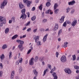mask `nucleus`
<instances>
[{
    "label": "nucleus",
    "mask_w": 79,
    "mask_h": 79,
    "mask_svg": "<svg viewBox=\"0 0 79 79\" xmlns=\"http://www.w3.org/2000/svg\"><path fill=\"white\" fill-rule=\"evenodd\" d=\"M24 3L27 4V6L28 7H29L30 6V4L31 2L29 1L28 0H23Z\"/></svg>",
    "instance_id": "7ed1b4c3"
},
{
    "label": "nucleus",
    "mask_w": 79,
    "mask_h": 79,
    "mask_svg": "<svg viewBox=\"0 0 79 79\" xmlns=\"http://www.w3.org/2000/svg\"><path fill=\"white\" fill-rule=\"evenodd\" d=\"M37 30V29H34L33 30V32L35 33L36 32V31Z\"/></svg>",
    "instance_id": "bf43d9fd"
},
{
    "label": "nucleus",
    "mask_w": 79,
    "mask_h": 79,
    "mask_svg": "<svg viewBox=\"0 0 79 79\" xmlns=\"http://www.w3.org/2000/svg\"><path fill=\"white\" fill-rule=\"evenodd\" d=\"M30 23V21L28 22V23H27L26 25V26H28Z\"/></svg>",
    "instance_id": "13d9d810"
},
{
    "label": "nucleus",
    "mask_w": 79,
    "mask_h": 79,
    "mask_svg": "<svg viewBox=\"0 0 79 79\" xmlns=\"http://www.w3.org/2000/svg\"><path fill=\"white\" fill-rule=\"evenodd\" d=\"M51 11V9H49L45 11V13L46 14H49V13Z\"/></svg>",
    "instance_id": "c85d7f7f"
},
{
    "label": "nucleus",
    "mask_w": 79,
    "mask_h": 79,
    "mask_svg": "<svg viewBox=\"0 0 79 79\" xmlns=\"http://www.w3.org/2000/svg\"><path fill=\"white\" fill-rule=\"evenodd\" d=\"M51 5V4L50 2H48L46 3V6L47 7L49 6H50Z\"/></svg>",
    "instance_id": "a878e982"
},
{
    "label": "nucleus",
    "mask_w": 79,
    "mask_h": 79,
    "mask_svg": "<svg viewBox=\"0 0 79 79\" xmlns=\"http://www.w3.org/2000/svg\"><path fill=\"white\" fill-rule=\"evenodd\" d=\"M31 30V28H28L27 30V32H29Z\"/></svg>",
    "instance_id": "052dcab7"
},
{
    "label": "nucleus",
    "mask_w": 79,
    "mask_h": 79,
    "mask_svg": "<svg viewBox=\"0 0 79 79\" xmlns=\"http://www.w3.org/2000/svg\"><path fill=\"white\" fill-rule=\"evenodd\" d=\"M12 52H10L9 53V59H10L12 57Z\"/></svg>",
    "instance_id": "bb28decb"
},
{
    "label": "nucleus",
    "mask_w": 79,
    "mask_h": 79,
    "mask_svg": "<svg viewBox=\"0 0 79 79\" xmlns=\"http://www.w3.org/2000/svg\"><path fill=\"white\" fill-rule=\"evenodd\" d=\"M11 20L13 21L14 22H15V17H12L11 18Z\"/></svg>",
    "instance_id": "ea45409f"
},
{
    "label": "nucleus",
    "mask_w": 79,
    "mask_h": 79,
    "mask_svg": "<svg viewBox=\"0 0 79 79\" xmlns=\"http://www.w3.org/2000/svg\"><path fill=\"white\" fill-rule=\"evenodd\" d=\"M67 47V45L65 44H63L62 45V48H66Z\"/></svg>",
    "instance_id": "3c124183"
},
{
    "label": "nucleus",
    "mask_w": 79,
    "mask_h": 79,
    "mask_svg": "<svg viewBox=\"0 0 79 79\" xmlns=\"http://www.w3.org/2000/svg\"><path fill=\"white\" fill-rule=\"evenodd\" d=\"M65 18V16L64 15L62 16L60 19L59 20V22L60 23H62L64 22V19Z\"/></svg>",
    "instance_id": "9b49d317"
},
{
    "label": "nucleus",
    "mask_w": 79,
    "mask_h": 79,
    "mask_svg": "<svg viewBox=\"0 0 79 79\" xmlns=\"http://www.w3.org/2000/svg\"><path fill=\"white\" fill-rule=\"evenodd\" d=\"M36 18V16H34L32 17L31 18V20L32 21H34Z\"/></svg>",
    "instance_id": "b1692460"
},
{
    "label": "nucleus",
    "mask_w": 79,
    "mask_h": 79,
    "mask_svg": "<svg viewBox=\"0 0 79 79\" xmlns=\"http://www.w3.org/2000/svg\"><path fill=\"white\" fill-rule=\"evenodd\" d=\"M47 21V20L46 19H45L43 20V22L44 23L46 22Z\"/></svg>",
    "instance_id": "a18cd8bd"
},
{
    "label": "nucleus",
    "mask_w": 79,
    "mask_h": 79,
    "mask_svg": "<svg viewBox=\"0 0 79 79\" xmlns=\"http://www.w3.org/2000/svg\"><path fill=\"white\" fill-rule=\"evenodd\" d=\"M27 17V15L25 14L22 15L20 19H21L22 18L23 19H25Z\"/></svg>",
    "instance_id": "2eb2a0df"
},
{
    "label": "nucleus",
    "mask_w": 79,
    "mask_h": 79,
    "mask_svg": "<svg viewBox=\"0 0 79 79\" xmlns=\"http://www.w3.org/2000/svg\"><path fill=\"white\" fill-rule=\"evenodd\" d=\"M39 60L40 61L42 62L44 60V57H40Z\"/></svg>",
    "instance_id": "5701e85b"
},
{
    "label": "nucleus",
    "mask_w": 79,
    "mask_h": 79,
    "mask_svg": "<svg viewBox=\"0 0 79 79\" xmlns=\"http://www.w3.org/2000/svg\"><path fill=\"white\" fill-rule=\"evenodd\" d=\"M4 58L5 56L3 54H2V55H1V56H0V58H1V60H2Z\"/></svg>",
    "instance_id": "a211bd4d"
},
{
    "label": "nucleus",
    "mask_w": 79,
    "mask_h": 79,
    "mask_svg": "<svg viewBox=\"0 0 79 79\" xmlns=\"http://www.w3.org/2000/svg\"><path fill=\"white\" fill-rule=\"evenodd\" d=\"M31 49H30L29 50H28L27 52V54H29L31 52Z\"/></svg>",
    "instance_id": "79ce46f5"
},
{
    "label": "nucleus",
    "mask_w": 79,
    "mask_h": 79,
    "mask_svg": "<svg viewBox=\"0 0 79 79\" xmlns=\"http://www.w3.org/2000/svg\"><path fill=\"white\" fill-rule=\"evenodd\" d=\"M19 60L16 62V64L17 65H19Z\"/></svg>",
    "instance_id": "680f3d73"
},
{
    "label": "nucleus",
    "mask_w": 79,
    "mask_h": 79,
    "mask_svg": "<svg viewBox=\"0 0 79 79\" xmlns=\"http://www.w3.org/2000/svg\"><path fill=\"white\" fill-rule=\"evenodd\" d=\"M74 68L77 70H78L79 69V67L77 65H74Z\"/></svg>",
    "instance_id": "2f4dec72"
},
{
    "label": "nucleus",
    "mask_w": 79,
    "mask_h": 79,
    "mask_svg": "<svg viewBox=\"0 0 79 79\" xmlns=\"http://www.w3.org/2000/svg\"><path fill=\"white\" fill-rule=\"evenodd\" d=\"M15 75V71H12V73H11V75L12 76H14Z\"/></svg>",
    "instance_id": "de8ad7c7"
},
{
    "label": "nucleus",
    "mask_w": 79,
    "mask_h": 79,
    "mask_svg": "<svg viewBox=\"0 0 79 79\" xmlns=\"http://www.w3.org/2000/svg\"><path fill=\"white\" fill-rule=\"evenodd\" d=\"M14 77V76L11 75V76L10 77V78L11 79H13Z\"/></svg>",
    "instance_id": "338daca9"
},
{
    "label": "nucleus",
    "mask_w": 79,
    "mask_h": 79,
    "mask_svg": "<svg viewBox=\"0 0 79 79\" xmlns=\"http://www.w3.org/2000/svg\"><path fill=\"white\" fill-rule=\"evenodd\" d=\"M60 60L61 62H66V56H63L60 59Z\"/></svg>",
    "instance_id": "39448f33"
},
{
    "label": "nucleus",
    "mask_w": 79,
    "mask_h": 79,
    "mask_svg": "<svg viewBox=\"0 0 79 79\" xmlns=\"http://www.w3.org/2000/svg\"><path fill=\"white\" fill-rule=\"evenodd\" d=\"M35 60V59L33 57H32L31 59L30 60H29V64L30 65H33L34 64V61Z\"/></svg>",
    "instance_id": "6e6552de"
},
{
    "label": "nucleus",
    "mask_w": 79,
    "mask_h": 79,
    "mask_svg": "<svg viewBox=\"0 0 79 79\" xmlns=\"http://www.w3.org/2000/svg\"><path fill=\"white\" fill-rule=\"evenodd\" d=\"M7 0H4L3 2L1 3L0 6V8L1 9H3L4 8L5 6L7 5Z\"/></svg>",
    "instance_id": "f03ea898"
},
{
    "label": "nucleus",
    "mask_w": 79,
    "mask_h": 79,
    "mask_svg": "<svg viewBox=\"0 0 79 79\" xmlns=\"http://www.w3.org/2000/svg\"><path fill=\"white\" fill-rule=\"evenodd\" d=\"M75 0H73L72 1L70 2H69V5L70 6H73L75 4Z\"/></svg>",
    "instance_id": "1a4fd4ad"
},
{
    "label": "nucleus",
    "mask_w": 79,
    "mask_h": 79,
    "mask_svg": "<svg viewBox=\"0 0 79 79\" xmlns=\"http://www.w3.org/2000/svg\"><path fill=\"white\" fill-rule=\"evenodd\" d=\"M2 72L1 71L0 72V77H2Z\"/></svg>",
    "instance_id": "603ef678"
},
{
    "label": "nucleus",
    "mask_w": 79,
    "mask_h": 79,
    "mask_svg": "<svg viewBox=\"0 0 79 79\" xmlns=\"http://www.w3.org/2000/svg\"><path fill=\"white\" fill-rule=\"evenodd\" d=\"M58 4L57 3H55L54 6V10H56V8L58 7Z\"/></svg>",
    "instance_id": "4be33fe9"
},
{
    "label": "nucleus",
    "mask_w": 79,
    "mask_h": 79,
    "mask_svg": "<svg viewBox=\"0 0 79 79\" xmlns=\"http://www.w3.org/2000/svg\"><path fill=\"white\" fill-rule=\"evenodd\" d=\"M34 39H35V42L37 43L39 41V36H35V37L33 38Z\"/></svg>",
    "instance_id": "4468645a"
},
{
    "label": "nucleus",
    "mask_w": 79,
    "mask_h": 79,
    "mask_svg": "<svg viewBox=\"0 0 79 79\" xmlns=\"http://www.w3.org/2000/svg\"><path fill=\"white\" fill-rule=\"evenodd\" d=\"M40 31H44V28H41L40 29Z\"/></svg>",
    "instance_id": "6e6d98bb"
},
{
    "label": "nucleus",
    "mask_w": 79,
    "mask_h": 79,
    "mask_svg": "<svg viewBox=\"0 0 79 79\" xmlns=\"http://www.w3.org/2000/svg\"><path fill=\"white\" fill-rule=\"evenodd\" d=\"M77 20H73V22H72V24H71V25H72V26H73V27H74V26L77 24Z\"/></svg>",
    "instance_id": "0eeeda50"
},
{
    "label": "nucleus",
    "mask_w": 79,
    "mask_h": 79,
    "mask_svg": "<svg viewBox=\"0 0 79 79\" xmlns=\"http://www.w3.org/2000/svg\"><path fill=\"white\" fill-rule=\"evenodd\" d=\"M64 71L66 73L69 74H70L72 73V72L69 69H64Z\"/></svg>",
    "instance_id": "423d86ee"
},
{
    "label": "nucleus",
    "mask_w": 79,
    "mask_h": 79,
    "mask_svg": "<svg viewBox=\"0 0 79 79\" xmlns=\"http://www.w3.org/2000/svg\"><path fill=\"white\" fill-rule=\"evenodd\" d=\"M8 46L6 44H4L2 47V48L3 49H5L6 48H7V47Z\"/></svg>",
    "instance_id": "6ab92c4d"
},
{
    "label": "nucleus",
    "mask_w": 79,
    "mask_h": 79,
    "mask_svg": "<svg viewBox=\"0 0 79 79\" xmlns=\"http://www.w3.org/2000/svg\"><path fill=\"white\" fill-rule=\"evenodd\" d=\"M59 53L58 52H56V57L58 58V56H59Z\"/></svg>",
    "instance_id": "c03bdc74"
},
{
    "label": "nucleus",
    "mask_w": 79,
    "mask_h": 79,
    "mask_svg": "<svg viewBox=\"0 0 79 79\" xmlns=\"http://www.w3.org/2000/svg\"><path fill=\"white\" fill-rule=\"evenodd\" d=\"M48 36V34H47L44 36V38L43 39V40H44V42H45L46 41L47 37Z\"/></svg>",
    "instance_id": "dca6fc26"
},
{
    "label": "nucleus",
    "mask_w": 79,
    "mask_h": 79,
    "mask_svg": "<svg viewBox=\"0 0 79 79\" xmlns=\"http://www.w3.org/2000/svg\"><path fill=\"white\" fill-rule=\"evenodd\" d=\"M23 47V45L22 44H19L18 46V47L19 48V49L20 50V51H23V49H24V47Z\"/></svg>",
    "instance_id": "ddd939ff"
},
{
    "label": "nucleus",
    "mask_w": 79,
    "mask_h": 79,
    "mask_svg": "<svg viewBox=\"0 0 79 79\" xmlns=\"http://www.w3.org/2000/svg\"><path fill=\"white\" fill-rule=\"evenodd\" d=\"M9 31V30L8 28H6L5 30V33L6 34H7Z\"/></svg>",
    "instance_id": "393cba45"
},
{
    "label": "nucleus",
    "mask_w": 79,
    "mask_h": 79,
    "mask_svg": "<svg viewBox=\"0 0 79 79\" xmlns=\"http://www.w3.org/2000/svg\"><path fill=\"white\" fill-rule=\"evenodd\" d=\"M0 66L1 68L2 69L3 68V65L2 63H0Z\"/></svg>",
    "instance_id": "864d4df0"
},
{
    "label": "nucleus",
    "mask_w": 79,
    "mask_h": 79,
    "mask_svg": "<svg viewBox=\"0 0 79 79\" xmlns=\"http://www.w3.org/2000/svg\"><path fill=\"white\" fill-rule=\"evenodd\" d=\"M26 11V9H24L22 10L21 11V12L22 13V15H23L24 14H25V12Z\"/></svg>",
    "instance_id": "aec40b11"
},
{
    "label": "nucleus",
    "mask_w": 79,
    "mask_h": 79,
    "mask_svg": "<svg viewBox=\"0 0 79 79\" xmlns=\"http://www.w3.org/2000/svg\"><path fill=\"white\" fill-rule=\"evenodd\" d=\"M67 11L66 13H68L70 11V8L69 7H68V8L67 9Z\"/></svg>",
    "instance_id": "e433bc0d"
},
{
    "label": "nucleus",
    "mask_w": 79,
    "mask_h": 79,
    "mask_svg": "<svg viewBox=\"0 0 79 79\" xmlns=\"http://www.w3.org/2000/svg\"><path fill=\"white\" fill-rule=\"evenodd\" d=\"M37 45L38 46H40L41 45V42L38 41L37 43Z\"/></svg>",
    "instance_id": "c756f323"
},
{
    "label": "nucleus",
    "mask_w": 79,
    "mask_h": 79,
    "mask_svg": "<svg viewBox=\"0 0 79 79\" xmlns=\"http://www.w3.org/2000/svg\"><path fill=\"white\" fill-rule=\"evenodd\" d=\"M33 72L34 73V74L35 75L33 79H37L36 77L38 76V73L37 71H36V69H34L33 70Z\"/></svg>",
    "instance_id": "20e7f679"
},
{
    "label": "nucleus",
    "mask_w": 79,
    "mask_h": 79,
    "mask_svg": "<svg viewBox=\"0 0 79 79\" xmlns=\"http://www.w3.org/2000/svg\"><path fill=\"white\" fill-rule=\"evenodd\" d=\"M6 24V18L2 16H0V26H2L3 24Z\"/></svg>",
    "instance_id": "f257e3e1"
},
{
    "label": "nucleus",
    "mask_w": 79,
    "mask_h": 79,
    "mask_svg": "<svg viewBox=\"0 0 79 79\" xmlns=\"http://www.w3.org/2000/svg\"><path fill=\"white\" fill-rule=\"evenodd\" d=\"M27 15L28 17L29 18L30 17V15L29 12H27Z\"/></svg>",
    "instance_id": "4d7b16f0"
},
{
    "label": "nucleus",
    "mask_w": 79,
    "mask_h": 79,
    "mask_svg": "<svg viewBox=\"0 0 79 79\" xmlns=\"http://www.w3.org/2000/svg\"><path fill=\"white\" fill-rule=\"evenodd\" d=\"M54 78L53 79H58V77L57 76H56L55 77H54Z\"/></svg>",
    "instance_id": "e2e57ef3"
},
{
    "label": "nucleus",
    "mask_w": 79,
    "mask_h": 79,
    "mask_svg": "<svg viewBox=\"0 0 79 79\" xmlns=\"http://www.w3.org/2000/svg\"><path fill=\"white\" fill-rule=\"evenodd\" d=\"M48 71V69H46V70H45L44 71V74L43 75V76H45V75L46 74V73L47 72V71Z\"/></svg>",
    "instance_id": "473e14b6"
},
{
    "label": "nucleus",
    "mask_w": 79,
    "mask_h": 79,
    "mask_svg": "<svg viewBox=\"0 0 79 79\" xmlns=\"http://www.w3.org/2000/svg\"><path fill=\"white\" fill-rule=\"evenodd\" d=\"M38 59V56H35V61H37Z\"/></svg>",
    "instance_id": "4c0bfd02"
},
{
    "label": "nucleus",
    "mask_w": 79,
    "mask_h": 79,
    "mask_svg": "<svg viewBox=\"0 0 79 79\" xmlns=\"http://www.w3.org/2000/svg\"><path fill=\"white\" fill-rule=\"evenodd\" d=\"M52 75L53 77H55V76H57L56 72H53Z\"/></svg>",
    "instance_id": "a19ab883"
},
{
    "label": "nucleus",
    "mask_w": 79,
    "mask_h": 79,
    "mask_svg": "<svg viewBox=\"0 0 79 79\" xmlns=\"http://www.w3.org/2000/svg\"><path fill=\"white\" fill-rule=\"evenodd\" d=\"M58 28V24L56 23L55 26V27L53 29V30L54 31H57V30Z\"/></svg>",
    "instance_id": "f8f14e48"
},
{
    "label": "nucleus",
    "mask_w": 79,
    "mask_h": 79,
    "mask_svg": "<svg viewBox=\"0 0 79 79\" xmlns=\"http://www.w3.org/2000/svg\"><path fill=\"white\" fill-rule=\"evenodd\" d=\"M59 9H56V10H55L54 12H55V13L56 14H57V13L59 12Z\"/></svg>",
    "instance_id": "7c9ffc66"
},
{
    "label": "nucleus",
    "mask_w": 79,
    "mask_h": 79,
    "mask_svg": "<svg viewBox=\"0 0 79 79\" xmlns=\"http://www.w3.org/2000/svg\"><path fill=\"white\" fill-rule=\"evenodd\" d=\"M16 42H18V43L19 44L20 43V44L22 45L24 43V42L23 41L21 40H17Z\"/></svg>",
    "instance_id": "9d476101"
},
{
    "label": "nucleus",
    "mask_w": 79,
    "mask_h": 79,
    "mask_svg": "<svg viewBox=\"0 0 79 79\" xmlns=\"http://www.w3.org/2000/svg\"><path fill=\"white\" fill-rule=\"evenodd\" d=\"M55 69H56L55 67H54V68L53 69H52L51 70V73H53V72L55 70Z\"/></svg>",
    "instance_id": "58836bf2"
},
{
    "label": "nucleus",
    "mask_w": 79,
    "mask_h": 79,
    "mask_svg": "<svg viewBox=\"0 0 79 79\" xmlns=\"http://www.w3.org/2000/svg\"><path fill=\"white\" fill-rule=\"evenodd\" d=\"M22 67H20L19 69V73H21V72H22Z\"/></svg>",
    "instance_id": "f704fd0d"
},
{
    "label": "nucleus",
    "mask_w": 79,
    "mask_h": 79,
    "mask_svg": "<svg viewBox=\"0 0 79 79\" xmlns=\"http://www.w3.org/2000/svg\"><path fill=\"white\" fill-rule=\"evenodd\" d=\"M75 10L74 9H72V10H71V11H70V13L71 14H73L75 12Z\"/></svg>",
    "instance_id": "72a5a7b5"
},
{
    "label": "nucleus",
    "mask_w": 79,
    "mask_h": 79,
    "mask_svg": "<svg viewBox=\"0 0 79 79\" xmlns=\"http://www.w3.org/2000/svg\"><path fill=\"white\" fill-rule=\"evenodd\" d=\"M66 25H67V23H66V22H64L63 24V26L66 27Z\"/></svg>",
    "instance_id": "8fccbe9b"
},
{
    "label": "nucleus",
    "mask_w": 79,
    "mask_h": 79,
    "mask_svg": "<svg viewBox=\"0 0 79 79\" xmlns=\"http://www.w3.org/2000/svg\"><path fill=\"white\" fill-rule=\"evenodd\" d=\"M23 61V58H20L19 60V63H22Z\"/></svg>",
    "instance_id": "49530a36"
},
{
    "label": "nucleus",
    "mask_w": 79,
    "mask_h": 79,
    "mask_svg": "<svg viewBox=\"0 0 79 79\" xmlns=\"http://www.w3.org/2000/svg\"><path fill=\"white\" fill-rule=\"evenodd\" d=\"M62 29H60L59 32H58V37H60V34H61V33L62 32Z\"/></svg>",
    "instance_id": "cd10ccee"
},
{
    "label": "nucleus",
    "mask_w": 79,
    "mask_h": 79,
    "mask_svg": "<svg viewBox=\"0 0 79 79\" xmlns=\"http://www.w3.org/2000/svg\"><path fill=\"white\" fill-rule=\"evenodd\" d=\"M48 66L49 68L50 69H51V65H50V64H48Z\"/></svg>",
    "instance_id": "37998d69"
},
{
    "label": "nucleus",
    "mask_w": 79,
    "mask_h": 79,
    "mask_svg": "<svg viewBox=\"0 0 79 79\" xmlns=\"http://www.w3.org/2000/svg\"><path fill=\"white\" fill-rule=\"evenodd\" d=\"M67 24H71V22L70 21H69V20L67 21Z\"/></svg>",
    "instance_id": "5fc2aeb1"
},
{
    "label": "nucleus",
    "mask_w": 79,
    "mask_h": 79,
    "mask_svg": "<svg viewBox=\"0 0 79 79\" xmlns=\"http://www.w3.org/2000/svg\"><path fill=\"white\" fill-rule=\"evenodd\" d=\"M18 36V35H15L13 36L12 38V40H14L16 39Z\"/></svg>",
    "instance_id": "412c9836"
},
{
    "label": "nucleus",
    "mask_w": 79,
    "mask_h": 79,
    "mask_svg": "<svg viewBox=\"0 0 79 79\" xmlns=\"http://www.w3.org/2000/svg\"><path fill=\"white\" fill-rule=\"evenodd\" d=\"M76 79H79V75L76 77Z\"/></svg>",
    "instance_id": "774afa93"
},
{
    "label": "nucleus",
    "mask_w": 79,
    "mask_h": 79,
    "mask_svg": "<svg viewBox=\"0 0 79 79\" xmlns=\"http://www.w3.org/2000/svg\"><path fill=\"white\" fill-rule=\"evenodd\" d=\"M19 8L21 9H23V5L21 3H19Z\"/></svg>",
    "instance_id": "f3484780"
},
{
    "label": "nucleus",
    "mask_w": 79,
    "mask_h": 79,
    "mask_svg": "<svg viewBox=\"0 0 79 79\" xmlns=\"http://www.w3.org/2000/svg\"><path fill=\"white\" fill-rule=\"evenodd\" d=\"M68 44V42H64V45H67V44Z\"/></svg>",
    "instance_id": "0e129e2a"
},
{
    "label": "nucleus",
    "mask_w": 79,
    "mask_h": 79,
    "mask_svg": "<svg viewBox=\"0 0 79 79\" xmlns=\"http://www.w3.org/2000/svg\"><path fill=\"white\" fill-rule=\"evenodd\" d=\"M35 10V7H33L32 9V10L34 11Z\"/></svg>",
    "instance_id": "69168bd1"
},
{
    "label": "nucleus",
    "mask_w": 79,
    "mask_h": 79,
    "mask_svg": "<svg viewBox=\"0 0 79 79\" xmlns=\"http://www.w3.org/2000/svg\"><path fill=\"white\" fill-rule=\"evenodd\" d=\"M39 10H42V5H40V6H39Z\"/></svg>",
    "instance_id": "09e8293b"
},
{
    "label": "nucleus",
    "mask_w": 79,
    "mask_h": 79,
    "mask_svg": "<svg viewBox=\"0 0 79 79\" xmlns=\"http://www.w3.org/2000/svg\"><path fill=\"white\" fill-rule=\"evenodd\" d=\"M72 57H73V61H74L76 59V55H73Z\"/></svg>",
    "instance_id": "c9c22d12"
}]
</instances>
